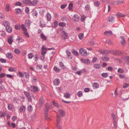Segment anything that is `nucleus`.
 I'll return each mask as SVG.
<instances>
[{
	"instance_id": "obj_37",
	"label": "nucleus",
	"mask_w": 129,
	"mask_h": 129,
	"mask_svg": "<svg viewBox=\"0 0 129 129\" xmlns=\"http://www.w3.org/2000/svg\"><path fill=\"white\" fill-rule=\"evenodd\" d=\"M78 37L80 40H82L83 39L84 37V34L83 33H80L78 35Z\"/></svg>"
},
{
	"instance_id": "obj_64",
	"label": "nucleus",
	"mask_w": 129,
	"mask_h": 129,
	"mask_svg": "<svg viewBox=\"0 0 129 129\" xmlns=\"http://www.w3.org/2000/svg\"><path fill=\"white\" fill-rule=\"evenodd\" d=\"M118 72L119 73H122L123 72V71L122 69L120 68H119L118 69Z\"/></svg>"
},
{
	"instance_id": "obj_32",
	"label": "nucleus",
	"mask_w": 129,
	"mask_h": 129,
	"mask_svg": "<svg viewBox=\"0 0 129 129\" xmlns=\"http://www.w3.org/2000/svg\"><path fill=\"white\" fill-rule=\"evenodd\" d=\"M10 8V5L9 4H7L6 5L5 7V10L7 12L9 11Z\"/></svg>"
},
{
	"instance_id": "obj_58",
	"label": "nucleus",
	"mask_w": 129,
	"mask_h": 129,
	"mask_svg": "<svg viewBox=\"0 0 129 129\" xmlns=\"http://www.w3.org/2000/svg\"><path fill=\"white\" fill-rule=\"evenodd\" d=\"M67 5V4L62 5L60 6L61 8L62 9H64L66 7Z\"/></svg>"
},
{
	"instance_id": "obj_12",
	"label": "nucleus",
	"mask_w": 129,
	"mask_h": 129,
	"mask_svg": "<svg viewBox=\"0 0 129 129\" xmlns=\"http://www.w3.org/2000/svg\"><path fill=\"white\" fill-rule=\"evenodd\" d=\"M73 19L75 22H78L79 20V16L77 14L75 15L73 18Z\"/></svg>"
},
{
	"instance_id": "obj_49",
	"label": "nucleus",
	"mask_w": 129,
	"mask_h": 129,
	"mask_svg": "<svg viewBox=\"0 0 129 129\" xmlns=\"http://www.w3.org/2000/svg\"><path fill=\"white\" fill-rule=\"evenodd\" d=\"M86 17L84 15H82L81 17V21H84L85 20Z\"/></svg>"
},
{
	"instance_id": "obj_44",
	"label": "nucleus",
	"mask_w": 129,
	"mask_h": 129,
	"mask_svg": "<svg viewBox=\"0 0 129 129\" xmlns=\"http://www.w3.org/2000/svg\"><path fill=\"white\" fill-rule=\"evenodd\" d=\"M104 78H105L108 76V75L107 73H102L101 75Z\"/></svg>"
},
{
	"instance_id": "obj_8",
	"label": "nucleus",
	"mask_w": 129,
	"mask_h": 129,
	"mask_svg": "<svg viewBox=\"0 0 129 129\" xmlns=\"http://www.w3.org/2000/svg\"><path fill=\"white\" fill-rule=\"evenodd\" d=\"M30 89L33 92L37 91H39L38 88L35 86H31Z\"/></svg>"
},
{
	"instance_id": "obj_47",
	"label": "nucleus",
	"mask_w": 129,
	"mask_h": 129,
	"mask_svg": "<svg viewBox=\"0 0 129 129\" xmlns=\"http://www.w3.org/2000/svg\"><path fill=\"white\" fill-rule=\"evenodd\" d=\"M111 4L112 5H116L118 4L117 1H114L111 3Z\"/></svg>"
},
{
	"instance_id": "obj_57",
	"label": "nucleus",
	"mask_w": 129,
	"mask_h": 129,
	"mask_svg": "<svg viewBox=\"0 0 129 129\" xmlns=\"http://www.w3.org/2000/svg\"><path fill=\"white\" fill-rule=\"evenodd\" d=\"M7 58L9 59H11L12 58V55L10 53H8V55L7 56Z\"/></svg>"
},
{
	"instance_id": "obj_13",
	"label": "nucleus",
	"mask_w": 129,
	"mask_h": 129,
	"mask_svg": "<svg viewBox=\"0 0 129 129\" xmlns=\"http://www.w3.org/2000/svg\"><path fill=\"white\" fill-rule=\"evenodd\" d=\"M6 31L8 33H11L12 31V28L10 26H7L6 27Z\"/></svg>"
},
{
	"instance_id": "obj_54",
	"label": "nucleus",
	"mask_w": 129,
	"mask_h": 129,
	"mask_svg": "<svg viewBox=\"0 0 129 129\" xmlns=\"http://www.w3.org/2000/svg\"><path fill=\"white\" fill-rule=\"evenodd\" d=\"M56 126L58 129H61L62 128V127L61 125V124H57Z\"/></svg>"
},
{
	"instance_id": "obj_60",
	"label": "nucleus",
	"mask_w": 129,
	"mask_h": 129,
	"mask_svg": "<svg viewBox=\"0 0 129 129\" xmlns=\"http://www.w3.org/2000/svg\"><path fill=\"white\" fill-rule=\"evenodd\" d=\"M21 39V38L20 37H18V38L16 39V40L19 43H20L22 42V41H20Z\"/></svg>"
},
{
	"instance_id": "obj_62",
	"label": "nucleus",
	"mask_w": 129,
	"mask_h": 129,
	"mask_svg": "<svg viewBox=\"0 0 129 129\" xmlns=\"http://www.w3.org/2000/svg\"><path fill=\"white\" fill-rule=\"evenodd\" d=\"M100 2L97 1L96 3H94L96 7H99L100 5Z\"/></svg>"
},
{
	"instance_id": "obj_21",
	"label": "nucleus",
	"mask_w": 129,
	"mask_h": 129,
	"mask_svg": "<svg viewBox=\"0 0 129 129\" xmlns=\"http://www.w3.org/2000/svg\"><path fill=\"white\" fill-rule=\"evenodd\" d=\"M31 21L30 20H27L25 21V24L27 27L29 26L30 25Z\"/></svg>"
},
{
	"instance_id": "obj_20",
	"label": "nucleus",
	"mask_w": 129,
	"mask_h": 129,
	"mask_svg": "<svg viewBox=\"0 0 129 129\" xmlns=\"http://www.w3.org/2000/svg\"><path fill=\"white\" fill-rule=\"evenodd\" d=\"M8 42L9 44L11 45L13 41V40L12 37L10 36L9 37L8 40Z\"/></svg>"
},
{
	"instance_id": "obj_14",
	"label": "nucleus",
	"mask_w": 129,
	"mask_h": 129,
	"mask_svg": "<svg viewBox=\"0 0 129 129\" xmlns=\"http://www.w3.org/2000/svg\"><path fill=\"white\" fill-rule=\"evenodd\" d=\"M104 34L105 35L107 36H109L112 35L113 34L112 31H105L104 32Z\"/></svg>"
},
{
	"instance_id": "obj_40",
	"label": "nucleus",
	"mask_w": 129,
	"mask_h": 129,
	"mask_svg": "<svg viewBox=\"0 0 129 129\" xmlns=\"http://www.w3.org/2000/svg\"><path fill=\"white\" fill-rule=\"evenodd\" d=\"M21 26L20 24H17L15 26V28L17 30L20 29V28Z\"/></svg>"
},
{
	"instance_id": "obj_34",
	"label": "nucleus",
	"mask_w": 129,
	"mask_h": 129,
	"mask_svg": "<svg viewBox=\"0 0 129 129\" xmlns=\"http://www.w3.org/2000/svg\"><path fill=\"white\" fill-rule=\"evenodd\" d=\"M40 36L41 38L44 41H45L46 39V37L42 34H40Z\"/></svg>"
},
{
	"instance_id": "obj_4",
	"label": "nucleus",
	"mask_w": 129,
	"mask_h": 129,
	"mask_svg": "<svg viewBox=\"0 0 129 129\" xmlns=\"http://www.w3.org/2000/svg\"><path fill=\"white\" fill-rule=\"evenodd\" d=\"M24 93L28 98V101L30 102H31L32 99L31 98V97L30 94L28 92L25 91H24Z\"/></svg>"
},
{
	"instance_id": "obj_48",
	"label": "nucleus",
	"mask_w": 129,
	"mask_h": 129,
	"mask_svg": "<svg viewBox=\"0 0 129 129\" xmlns=\"http://www.w3.org/2000/svg\"><path fill=\"white\" fill-rule=\"evenodd\" d=\"M21 9L18 8L15 9L16 13L18 14H20L21 13Z\"/></svg>"
},
{
	"instance_id": "obj_29",
	"label": "nucleus",
	"mask_w": 129,
	"mask_h": 129,
	"mask_svg": "<svg viewBox=\"0 0 129 129\" xmlns=\"http://www.w3.org/2000/svg\"><path fill=\"white\" fill-rule=\"evenodd\" d=\"M70 94L68 93H66L64 94V96L66 99L69 98L70 96Z\"/></svg>"
},
{
	"instance_id": "obj_19",
	"label": "nucleus",
	"mask_w": 129,
	"mask_h": 129,
	"mask_svg": "<svg viewBox=\"0 0 129 129\" xmlns=\"http://www.w3.org/2000/svg\"><path fill=\"white\" fill-rule=\"evenodd\" d=\"M23 2L24 4L30 5L31 1V0H24L23 1Z\"/></svg>"
},
{
	"instance_id": "obj_33",
	"label": "nucleus",
	"mask_w": 129,
	"mask_h": 129,
	"mask_svg": "<svg viewBox=\"0 0 129 129\" xmlns=\"http://www.w3.org/2000/svg\"><path fill=\"white\" fill-rule=\"evenodd\" d=\"M124 59L126 60L127 64L129 66V56L125 57H124Z\"/></svg>"
},
{
	"instance_id": "obj_17",
	"label": "nucleus",
	"mask_w": 129,
	"mask_h": 129,
	"mask_svg": "<svg viewBox=\"0 0 129 129\" xmlns=\"http://www.w3.org/2000/svg\"><path fill=\"white\" fill-rule=\"evenodd\" d=\"M43 98L42 97H41L39 100V103L40 107H41L43 103Z\"/></svg>"
},
{
	"instance_id": "obj_43",
	"label": "nucleus",
	"mask_w": 129,
	"mask_h": 129,
	"mask_svg": "<svg viewBox=\"0 0 129 129\" xmlns=\"http://www.w3.org/2000/svg\"><path fill=\"white\" fill-rule=\"evenodd\" d=\"M59 65L60 67L63 69H64L65 68V67L63 64V63L62 62H60L59 63Z\"/></svg>"
},
{
	"instance_id": "obj_46",
	"label": "nucleus",
	"mask_w": 129,
	"mask_h": 129,
	"mask_svg": "<svg viewBox=\"0 0 129 129\" xmlns=\"http://www.w3.org/2000/svg\"><path fill=\"white\" fill-rule=\"evenodd\" d=\"M14 52L16 54H19L20 53V50L17 49H15Z\"/></svg>"
},
{
	"instance_id": "obj_61",
	"label": "nucleus",
	"mask_w": 129,
	"mask_h": 129,
	"mask_svg": "<svg viewBox=\"0 0 129 129\" xmlns=\"http://www.w3.org/2000/svg\"><path fill=\"white\" fill-rule=\"evenodd\" d=\"M53 105L56 107H59V105L58 104L55 102H54L53 101L52 102Z\"/></svg>"
},
{
	"instance_id": "obj_15",
	"label": "nucleus",
	"mask_w": 129,
	"mask_h": 129,
	"mask_svg": "<svg viewBox=\"0 0 129 129\" xmlns=\"http://www.w3.org/2000/svg\"><path fill=\"white\" fill-rule=\"evenodd\" d=\"M38 1L37 0H34L32 2H31L30 6H36L38 4Z\"/></svg>"
},
{
	"instance_id": "obj_26",
	"label": "nucleus",
	"mask_w": 129,
	"mask_h": 129,
	"mask_svg": "<svg viewBox=\"0 0 129 129\" xmlns=\"http://www.w3.org/2000/svg\"><path fill=\"white\" fill-rule=\"evenodd\" d=\"M67 55L68 56V58H69L72 59V57L71 56V52L68 50L66 51Z\"/></svg>"
},
{
	"instance_id": "obj_1",
	"label": "nucleus",
	"mask_w": 129,
	"mask_h": 129,
	"mask_svg": "<svg viewBox=\"0 0 129 129\" xmlns=\"http://www.w3.org/2000/svg\"><path fill=\"white\" fill-rule=\"evenodd\" d=\"M53 107L51 103L46 104L44 109L45 114H47L48 111L49 110L52 108Z\"/></svg>"
},
{
	"instance_id": "obj_52",
	"label": "nucleus",
	"mask_w": 129,
	"mask_h": 129,
	"mask_svg": "<svg viewBox=\"0 0 129 129\" xmlns=\"http://www.w3.org/2000/svg\"><path fill=\"white\" fill-rule=\"evenodd\" d=\"M28 58L29 59H31L33 57V55L32 54V53H30L28 55Z\"/></svg>"
},
{
	"instance_id": "obj_5",
	"label": "nucleus",
	"mask_w": 129,
	"mask_h": 129,
	"mask_svg": "<svg viewBox=\"0 0 129 129\" xmlns=\"http://www.w3.org/2000/svg\"><path fill=\"white\" fill-rule=\"evenodd\" d=\"M81 61L83 63L85 64H89L90 63V61L88 59H81Z\"/></svg>"
},
{
	"instance_id": "obj_59",
	"label": "nucleus",
	"mask_w": 129,
	"mask_h": 129,
	"mask_svg": "<svg viewBox=\"0 0 129 129\" xmlns=\"http://www.w3.org/2000/svg\"><path fill=\"white\" fill-rule=\"evenodd\" d=\"M15 5L16 6H21L22 5L21 3L19 2L15 3Z\"/></svg>"
},
{
	"instance_id": "obj_36",
	"label": "nucleus",
	"mask_w": 129,
	"mask_h": 129,
	"mask_svg": "<svg viewBox=\"0 0 129 129\" xmlns=\"http://www.w3.org/2000/svg\"><path fill=\"white\" fill-rule=\"evenodd\" d=\"M59 25L60 26L63 27L66 25V23L63 22H60L59 23Z\"/></svg>"
},
{
	"instance_id": "obj_3",
	"label": "nucleus",
	"mask_w": 129,
	"mask_h": 129,
	"mask_svg": "<svg viewBox=\"0 0 129 129\" xmlns=\"http://www.w3.org/2000/svg\"><path fill=\"white\" fill-rule=\"evenodd\" d=\"M79 52L81 55L84 56H86L87 55L86 50L83 48H81L79 50Z\"/></svg>"
},
{
	"instance_id": "obj_38",
	"label": "nucleus",
	"mask_w": 129,
	"mask_h": 129,
	"mask_svg": "<svg viewBox=\"0 0 129 129\" xmlns=\"http://www.w3.org/2000/svg\"><path fill=\"white\" fill-rule=\"evenodd\" d=\"M27 109L28 110L29 112L33 110V107L30 105H28Z\"/></svg>"
},
{
	"instance_id": "obj_50",
	"label": "nucleus",
	"mask_w": 129,
	"mask_h": 129,
	"mask_svg": "<svg viewBox=\"0 0 129 129\" xmlns=\"http://www.w3.org/2000/svg\"><path fill=\"white\" fill-rule=\"evenodd\" d=\"M85 8L86 10H89L90 9V6L89 5L87 4L85 6Z\"/></svg>"
},
{
	"instance_id": "obj_10",
	"label": "nucleus",
	"mask_w": 129,
	"mask_h": 129,
	"mask_svg": "<svg viewBox=\"0 0 129 129\" xmlns=\"http://www.w3.org/2000/svg\"><path fill=\"white\" fill-rule=\"evenodd\" d=\"M120 38L121 40L120 41L121 44L123 46H124L125 45L126 43L124 38L123 36H120Z\"/></svg>"
},
{
	"instance_id": "obj_22",
	"label": "nucleus",
	"mask_w": 129,
	"mask_h": 129,
	"mask_svg": "<svg viewBox=\"0 0 129 129\" xmlns=\"http://www.w3.org/2000/svg\"><path fill=\"white\" fill-rule=\"evenodd\" d=\"M26 109L25 107L24 106H22L20 107L19 110L21 112H23L25 111Z\"/></svg>"
},
{
	"instance_id": "obj_31",
	"label": "nucleus",
	"mask_w": 129,
	"mask_h": 129,
	"mask_svg": "<svg viewBox=\"0 0 129 129\" xmlns=\"http://www.w3.org/2000/svg\"><path fill=\"white\" fill-rule=\"evenodd\" d=\"M73 54L75 56H78V52L74 49H73L72 51Z\"/></svg>"
},
{
	"instance_id": "obj_9",
	"label": "nucleus",
	"mask_w": 129,
	"mask_h": 129,
	"mask_svg": "<svg viewBox=\"0 0 129 129\" xmlns=\"http://www.w3.org/2000/svg\"><path fill=\"white\" fill-rule=\"evenodd\" d=\"M115 20V17L113 16H111L109 17L108 21L109 22H113Z\"/></svg>"
},
{
	"instance_id": "obj_30",
	"label": "nucleus",
	"mask_w": 129,
	"mask_h": 129,
	"mask_svg": "<svg viewBox=\"0 0 129 129\" xmlns=\"http://www.w3.org/2000/svg\"><path fill=\"white\" fill-rule=\"evenodd\" d=\"M77 95L79 97H81L83 95L82 92L81 91H79L77 92Z\"/></svg>"
},
{
	"instance_id": "obj_45",
	"label": "nucleus",
	"mask_w": 129,
	"mask_h": 129,
	"mask_svg": "<svg viewBox=\"0 0 129 129\" xmlns=\"http://www.w3.org/2000/svg\"><path fill=\"white\" fill-rule=\"evenodd\" d=\"M73 8V4L72 3H70L69 5V6L68 7V9L70 11L71 10V9Z\"/></svg>"
},
{
	"instance_id": "obj_27",
	"label": "nucleus",
	"mask_w": 129,
	"mask_h": 129,
	"mask_svg": "<svg viewBox=\"0 0 129 129\" xmlns=\"http://www.w3.org/2000/svg\"><path fill=\"white\" fill-rule=\"evenodd\" d=\"M60 116L59 115H57V124H59L60 123Z\"/></svg>"
},
{
	"instance_id": "obj_7",
	"label": "nucleus",
	"mask_w": 129,
	"mask_h": 129,
	"mask_svg": "<svg viewBox=\"0 0 129 129\" xmlns=\"http://www.w3.org/2000/svg\"><path fill=\"white\" fill-rule=\"evenodd\" d=\"M60 82L59 79L58 78H57L54 80L53 82V84L55 86H58L60 84Z\"/></svg>"
},
{
	"instance_id": "obj_23",
	"label": "nucleus",
	"mask_w": 129,
	"mask_h": 129,
	"mask_svg": "<svg viewBox=\"0 0 129 129\" xmlns=\"http://www.w3.org/2000/svg\"><path fill=\"white\" fill-rule=\"evenodd\" d=\"M101 58L102 60L105 61H107L109 60V58L106 56L104 57H102Z\"/></svg>"
},
{
	"instance_id": "obj_63",
	"label": "nucleus",
	"mask_w": 129,
	"mask_h": 129,
	"mask_svg": "<svg viewBox=\"0 0 129 129\" xmlns=\"http://www.w3.org/2000/svg\"><path fill=\"white\" fill-rule=\"evenodd\" d=\"M32 81L34 83H35L37 81V79L36 77H35L33 78V80H32Z\"/></svg>"
},
{
	"instance_id": "obj_42",
	"label": "nucleus",
	"mask_w": 129,
	"mask_h": 129,
	"mask_svg": "<svg viewBox=\"0 0 129 129\" xmlns=\"http://www.w3.org/2000/svg\"><path fill=\"white\" fill-rule=\"evenodd\" d=\"M93 87H96V88H98L99 87V85L97 83H94L93 84Z\"/></svg>"
},
{
	"instance_id": "obj_53",
	"label": "nucleus",
	"mask_w": 129,
	"mask_h": 129,
	"mask_svg": "<svg viewBox=\"0 0 129 129\" xmlns=\"http://www.w3.org/2000/svg\"><path fill=\"white\" fill-rule=\"evenodd\" d=\"M111 52V51L109 50H104V54H108Z\"/></svg>"
},
{
	"instance_id": "obj_18",
	"label": "nucleus",
	"mask_w": 129,
	"mask_h": 129,
	"mask_svg": "<svg viewBox=\"0 0 129 129\" xmlns=\"http://www.w3.org/2000/svg\"><path fill=\"white\" fill-rule=\"evenodd\" d=\"M62 36L64 39H67L68 35L64 31H63L62 32Z\"/></svg>"
},
{
	"instance_id": "obj_41",
	"label": "nucleus",
	"mask_w": 129,
	"mask_h": 129,
	"mask_svg": "<svg viewBox=\"0 0 129 129\" xmlns=\"http://www.w3.org/2000/svg\"><path fill=\"white\" fill-rule=\"evenodd\" d=\"M3 24L5 26L7 27L8 26H10L9 22L8 21H6L3 22Z\"/></svg>"
},
{
	"instance_id": "obj_51",
	"label": "nucleus",
	"mask_w": 129,
	"mask_h": 129,
	"mask_svg": "<svg viewBox=\"0 0 129 129\" xmlns=\"http://www.w3.org/2000/svg\"><path fill=\"white\" fill-rule=\"evenodd\" d=\"M106 69L108 71H113V69L112 67H109L107 68Z\"/></svg>"
},
{
	"instance_id": "obj_11",
	"label": "nucleus",
	"mask_w": 129,
	"mask_h": 129,
	"mask_svg": "<svg viewBox=\"0 0 129 129\" xmlns=\"http://www.w3.org/2000/svg\"><path fill=\"white\" fill-rule=\"evenodd\" d=\"M58 112L59 114L62 117L64 116L65 115V112L61 109H59Z\"/></svg>"
},
{
	"instance_id": "obj_16",
	"label": "nucleus",
	"mask_w": 129,
	"mask_h": 129,
	"mask_svg": "<svg viewBox=\"0 0 129 129\" xmlns=\"http://www.w3.org/2000/svg\"><path fill=\"white\" fill-rule=\"evenodd\" d=\"M46 18L48 21H50L51 18V15L50 13H48L46 14Z\"/></svg>"
},
{
	"instance_id": "obj_6",
	"label": "nucleus",
	"mask_w": 129,
	"mask_h": 129,
	"mask_svg": "<svg viewBox=\"0 0 129 129\" xmlns=\"http://www.w3.org/2000/svg\"><path fill=\"white\" fill-rule=\"evenodd\" d=\"M115 16L117 17H124L126 16V15L124 14L119 12L117 13Z\"/></svg>"
},
{
	"instance_id": "obj_56",
	"label": "nucleus",
	"mask_w": 129,
	"mask_h": 129,
	"mask_svg": "<svg viewBox=\"0 0 129 129\" xmlns=\"http://www.w3.org/2000/svg\"><path fill=\"white\" fill-rule=\"evenodd\" d=\"M9 71L10 72H13L15 71V69L13 68H10L8 69Z\"/></svg>"
},
{
	"instance_id": "obj_28",
	"label": "nucleus",
	"mask_w": 129,
	"mask_h": 129,
	"mask_svg": "<svg viewBox=\"0 0 129 129\" xmlns=\"http://www.w3.org/2000/svg\"><path fill=\"white\" fill-rule=\"evenodd\" d=\"M32 13L33 16L34 17L36 18L37 17L38 14L36 11H33Z\"/></svg>"
},
{
	"instance_id": "obj_35",
	"label": "nucleus",
	"mask_w": 129,
	"mask_h": 129,
	"mask_svg": "<svg viewBox=\"0 0 129 129\" xmlns=\"http://www.w3.org/2000/svg\"><path fill=\"white\" fill-rule=\"evenodd\" d=\"M93 67L95 69H99L100 68V65L98 64H95L93 65Z\"/></svg>"
},
{
	"instance_id": "obj_55",
	"label": "nucleus",
	"mask_w": 129,
	"mask_h": 129,
	"mask_svg": "<svg viewBox=\"0 0 129 129\" xmlns=\"http://www.w3.org/2000/svg\"><path fill=\"white\" fill-rule=\"evenodd\" d=\"M114 55H119L121 54V52L120 51H117L116 52L113 53Z\"/></svg>"
},
{
	"instance_id": "obj_39",
	"label": "nucleus",
	"mask_w": 129,
	"mask_h": 129,
	"mask_svg": "<svg viewBox=\"0 0 129 129\" xmlns=\"http://www.w3.org/2000/svg\"><path fill=\"white\" fill-rule=\"evenodd\" d=\"M53 69L56 72H59L60 71V69L56 67H55Z\"/></svg>"
},
{
	"instance_id": "obj_25",
	"label": "nucleus",
	"mask_w": 129,
	"mask_h": 129,
	"mask_svg": "<svg viewBox=\"0 0 129 129\" xmlns=\"http://www.w3.org/2000/svg\"><path fill=\"white\" fill-rule=\"evenodd\" d=\"M40 23H41L40 26L41 27H43L46 26V23L43 20L40 21Z\"/></svg>"
},
{
	"instance_id": "obj_24",
	"label": "nucleus",
	"mask_w": 129,
	"mask_h": 129,
	"mask_svg": "<svg viewBox=\"0 0 129 129\" xmlns=\"http://www.w3.org/2000/svg\"><path fill=\"white\" fill-rule=\"evenodd\" d=\"M21 27L22 29L24 31H27V28L25 27V25L22 24L21 25Z\"/></svg>"
},
{
	"instance_id": "obj_2",
	"label": "nucleus",
	"mask_w": 129,
	"mask_h": 129,
	"mask_svg": "<svg viewBox=\"0 0 129 129\" xmlns=\"http://www.w3.org/2000/svg\"><path fill=\"white\" fill-rule=\"evenodd\" d=\"M112 116L113 120L114 127L116 129L117 126V120L116 119V117L113 113L112 114Z\"/></svg>"
}]
</instances>
